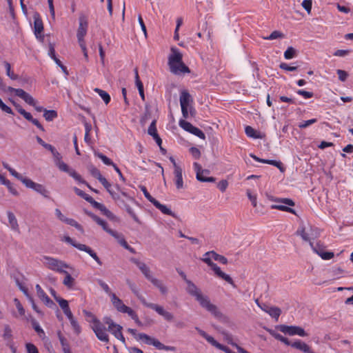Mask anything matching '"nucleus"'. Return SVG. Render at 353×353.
<instances>
[{
  "label": "nucleus",
  "mask_w": 353,
  "mask_h": 353,
  "mask_svg": "<svg viewBox=\"0 0 353 353\" xmlns=\"http://www.w3.org/2000/svg\"><path fill=\"white\" fill-rule=\"evenodd\" d=\"M186 283L188 285L186 288L188 293L194 296L203 308L205 309L216 318L221 317V312L215 305L210 302L208 296L203 294L200 289L191 281L186 280Z\"/></svg>",
  "instance_id": "obj_1"
},
{
  "label": "nucleus",
  "mask_w": 353,
  "mask_h": 353,
  "mask_svg": "<svg viewBox=\"0 0 353 353\" xmlns=\"http://www.w3.org/2000/svg\"><path fill=\"white\" fill-rule=\"evenodd\" d=\"M212 259L219 261L222 264L226 265L228 262L227 258L223 255L217 254L214 251H209L205 252L203 255L201 261L206 263L208 266H210L217 276L225 280L226 282L232 285L234 288L236 287L230 276L221 271V268L216 263H214L212 261Z\"/></svg>",
  "instance_id": "obj_2"
},
{
  "label": "nucleus",
  "mask_w": 353,
  "mask_h": 353,
  "mask_svg": "<svg viewBox=\"0 0 353 353\" xmlns=\"http://www.w3.org/2000/svg\"><path fill=\"white\" fill-rule=\"evenodd\" d=\"M171 54L168 57V65L170 72L174 74L190 73L189 68L183 62V55L176 48H171Z\"/></svg>",
  "instance_id": "obj_3"
},
{
  "label": "nucleus",
  "mask_w": 353,
  "mask_h": 353,
  "mask_svg": "<svg viewBox=\"0 0 353 353\" xmlns=\"http://www.w3.org/2000/svg\"><path fill=\"white\" fill-rule=\"evenodd\" d=\"M106 190L109 192L112 198L119 205L124 204L123 197L132 199V198L124 191L121 190L119 185L112 186L109 182L108 185H103Z\"/></svg>",
  "instance_id": "obj_4"
},
{
  "label": "nucleus",
  "mask_w": 353,
  "mask_h": 353,
  "mask_svg": "<svg viewBox=\"0 0 353 353\" xmlns=\"http://www.w3.org/2000/svg\"><path fill=\"white\" fill-rule=\"evenodd\" d=\"M65 242L70 243L73 247L77 248L81 251L85 252L88 253L99 265H102V262L96 254V252L92 250L90 247L87 246L85 244H81L77 243L72 238L68 236H65L63 239Z\"/></svg>",
  "instance_id": "obj_5"
},
{
  "label": "nucleus",
  "mask_w": 353,
  "mask_h": 353,
  "mask_svg": "<svg viewBox=\"0 0 353 353\" xmlns=\"http://www.w3.org/2000/svg\"><path fill=\"white\" fill-rule=\"evenodd\" d=\"M43 260L44 265L48 269L59 273L63 272L65 269L69 268V265L64 261L50 256H46L43 257Z\"/></svg>",
  "instance_id": "obj_6"
},
{
  "label": "nucleus",
  "mask_w": 353,
  "mask_h": 353,
  "mask_svg": "<svg viewBox=\"0 0 353 353\" xmlns=\"http://www.w3.org/2000/svg\"><path fill=\"white\" fill-rule=\"evenodd\" d=\"M273 201L277 202L278 204L272 205L271 209L279 210L281 211L290 212L294 214H296L295 210L290 208L294 206L295 205L292 199L288 198H276L274 199Z\"/></svg>",
  "instance_id": "obj_7"
},
{
  "label": "nucleus",
  "mask_w": 353,
  "mask_h": 353,
  "mask_svg": "<svg viewBox=\"0 0 353 353\" xmlns=\"http://www.w3.org/2000/svg\"><path fill=\"white\" fill-rule=\"evenodd\" d=\"M56 166L59 169V170L68 173L70 176H72L74 180L78 181L80 183L85 184L89 189L92 191L97 192V190H94L90 187V185L82 179L81 176L79 174L74 170L70 169L69 166L65 163L63 161L59 162L56 164Z\"/></svg>",
  "instance_id": "obj_8"
},
{
  "label": "nucleus",
  "mask_w": 353,
  "mask_h": 353,
  "mask_svg": "<svg viewBox=\"0 0 353 353\" xmlns=\"http://www.w3.org/2000/svg\"><path fill=\"white\" fill-rule=\"evenodd\" d=\"M296 234L299 235L305 241L312 242V240L317 239L320 236L319 230L317 228H310L306 230L303 226L300 227L296 231Z\"/></svg>",
  "instance_id": "obj_9"
},
{
  "label": "nucleus",
  "mask_w": 353,
  "mask_h": 353,
  "mask_svg": "<svg viewBox=\"0 0 353 353\" xmlns=\"http://www.w3.org/2000/svg\"><path fill=\"white\" fill-rule=\"evenodd\" d=\"M91 328L99 340L105 343L109 342L105 326L99 320H94V324L91 325Z\"/></svg>",
  "instance_id": "obj_10"
},
{
  "label": "nucleus",
  "mask_w": 353,
  "mask_h": 353,
  "mask_svg": "<svg viewBox=\"0 0 353 353\" xmlns=\"http://www.w3.org/2000/svg\"><path fill=\"white\" fill-rule=\"evenodd\" d=\"M10 102L14 106L18 112L21 114L26 120L32 123L40 130L43 132L45 130L43 126L40 123V122L37 119H34L30 112H26L19 104L16 103L14 101L10 100Z\"/></svg>",
  "instance_id": "obj_11"
},
{
  "label": "nucleus",
  "mask_w": 353,
  "mask_h": 353,
  "mask_svg": "<svg viewBox=\"0 0 353 353\" xmlns=\"http://www.w3.org/2000/svg\"><path fill=\"white\" fill-rule=\"evenodd\" d=\"M281 332L290 336L298 335L300 336H306L307 334L304 329L299 326L281 325L279 327Z\"/></svg>",
  "instance_id": "obj_12"
},
{
  "label": "nucleus",
  "mask_w": 353,
  "mask_h": 353,
  "mask_svg": "<svg viewBox=\"0 0 353 353\" xmlns=\"http://www.w3.org/2000/svg\"><path fill=\"white\" fill-rule=\"evenodd\" d=\"M7 90L11 93L14 92L17 96L24 100V101L28 105L34 106L36 103L35 99L30 94L25 92L23 89L8 87Z\"/></svg>",
  "instance_id": "obj_13"
},
{
  "label": "nucleus",
  "mask_w": 353,
  "mask_h": 353,
  "mask_svg": "<svg viewBox=\"0 0 353 353\" xmlns=\"http://www.w3.org/2000/svg\"><path fill=\"white\" fill-rule=\"evenodd\" d=\"M192 101L190 94L187 90H183L180 94V105L183 117L187 119L189 116L188 107Z\"/></svg>",
  "instance_id": "obj_14"
},
{
  "label": "nucleus",
  "mask_w": 353,
  "mask_h": 353,
  "mask_svg": "<svg viewBox=\"0 0 353 353\" xmlns=\"http://www.w3.org/2000/svg\"><path fill=\"white\" fill-rule=\"evenodd\" d=\"M194 170L196 173V179L201 182H214L215 178L212 176L210 177H205L202 176V174H208L210 173L209 170H203L201 165L198 163H194L193 164Z\"/></svg>",
  "instance_id": "obj_15"
},
{
  "label": "nucleus",
  "mask_w": 353,
  "mask_h": 353,
  "mask_svg": "<svg viewBox=\"0 0 353 353\" xmlns=\"http://www.w3.org/2000/svg\"><path fill=\"white\" fill-rule=\"evenodd\" d=\"M24 185L28 188L34 190L37 192L41 194L44 197H49V192L45 188V187L39 183H37L31 179L25 180Z\"/></svg>",
  "instance_id": "obj_16"
},
{
  "label": "nucleus",
  "mask_w": 353,
  "mask_h": 353,
  "mask_svg": "<svg viewBox=\"0 0 353 353\" xmlns=\"http://www.w3.org/2000/svg\"><path fill=\"white\" fill-rule=\"evenodd\" d=\"M171 161L174 165V183L177 189H181L183 188V170L178 165L175 161V160L172 158L170 159Z\"/></svg>",
  "instance_id": "obj_17"
},
{
  "label": "nucleus",
  "mask_w": 353,
  "mask_h": 353,
  "mask_svg": "<svg viewBox=\"0 0 353 353\" xmlns=\"http://www.w3.org/2000/svg\"><path fill=\"white\" fill-rule=\"evenodd\" d=\"M130 261L138 267V268L148 281L151 282L152 280L154 279V277H153L151 274L150 268L145 263L140 261L139 259L135 258H132Z\"/></svg>",
  "instance_id": "obj_18"
},
{
  "label": "nucleus",
  "mask_w": 353,
  "mask_h": 353,
  "mask_svg": "<svg viewBox=\"0 0 353 353\" xmlns=\"http://www.w3.org/2000/svg\"><path fill=\"white\" fill-rule=\"evenodd\" d=\"M92 219L100 226L102 227V228L108 234H110L111 236H112L115 239H117V238L119 237V236L121 234L117 231H114L110 228H108V223L105 221L103 220L100 217L96 216V215H92Z\"/></svg>",
  "instance_id": "obj_19"
},
{
  "label": "nucleus",
  "mask_w": 353,
  "mask_h": 353,
  "mask_svg": "<svg viewBox=\"0 0 353 353\" xmlns=\"http://www.w3.org/2000/svg\"><path fill=\"white\" fill-rule=\"evenodd\" d=\"M88 22L87 17L81 15L79 18V27L77 32V37H85L87 34Z\"/></svg>",
  "instance_id": "obj_20"
},
{
  "label": "nucleus",
  "mask_w": 353,
  "mask_h": 353,
  "mask_svg": "<svg viewBox=\"0 0 353 353\" xmlns=\"http://www.w3.org/2000/svg\"><path fill=\"white\" fill-rule=\"evenodd\" d=\"M148 306L149 308L154 310L159 315L162 316L167 321H171L173 320L174 315L171 312L165 310L162 306L159 305H149Z\"/></svg>",
  "instance_id": "obj_21"
},
{
  "label": "nucleus",
  "mask_w": 353,
  "mask_h": 353,
  "mask_svg": "<svg viewBox=\"0 0 353 353\" xmlns=\"http://www.w3.org/2000/svg\"><path fill=\"white\" fill-rule=\"evenodd\" d=\"M43 31V24L41 19L38 17H34V32L35 37L37 39H40L41 40L43 39V36L41 35V33Z\"/></svg>",
  "instance_id": "obj_22"
},
{
  "label": "nucleus",
  "mask_w": 353,
  "mask_h": 353,
  "mask_svg": "<svg viewBox=\"0 0 353 353\" xmlns=\"http://www.w3.org/2000/svg\"><path fill=\"white\" fill-rule=\"evenodd\" d=\"M136 339L137 341H143L147 345H152L154 346L157 349L158 348V345L159 343V341L157 339L152 338L144 333H139L136 336Z\"/></svg>",
  "instance_id": "obj_23"
},
{
  "label": "nucleus",
  "mask_w": 353,
  "mask_h": 353,
  "mask_svg": "<svg viewBox=\"0 0 353 353\" xmlns=\"http://www.w3.org/2000/svg\"><path fill=\"white\" fill-rule=\"evenodd\" d=\"M136 339L137 341H143L147 345H152L154 346L157 349L158 348V345L159 343V341L157 339L152 338L144 333H139L136 336Z\"/></svg>",
  "instance_id": "obj_24"
},
{
  "label": "nucleus",
  "mask_w": 353,
  "mask_h": 353,
  "mask_svg": "<svg viewBox=\"0 0 353 353\" xmlns=\"http://www.w3.org/2000/svg\"><path fill=\"white\" fill-rule=\"evenodd\" d=\"M88 170H89L90 173L91 174V175L93 177L97 179L103 185H108V181H107V179L105 177H103L101 175V174L98 168H97L94 165H90L88 168Z\"/></svg>",
  "instance_id": "obj_25"
},
{
  "label": "nucleus",
  "mask_w": 353,
  "mask_h": 353,
  "mask_svg": "<svg viewBox=\"0 0 353 353\" xmlns=\"http://www.w3.org/2000/svg\"><path fill=\"white\" fill-rule=\"evenodd\" d=\"M111 299V301L114 305V307L119 312H121L123 313L124 312V310L126 309V307H128L127 305H125L123 301L116 296L115 294H112V297L110 298Z\"/></svg>",
  "instance_id": "obj_26"
},
{
  "label": "nucleus",
  "mask_w": 353,
  "mask_h": 353,
  "mask_svg": "<svg viewBox=\"0 0 353 353\" xmlns=\"http://www.w3.org/2000/svg\"><path fill=\"white\" fill-rule=\"evenodd\" d=\"M158 210H159L163 214L170 215L174 218L176 217L175 213H174L166 205L161 204L159 201L156 200L152 203Z\"/></svg>",
  "instance_id": "obj_27"
},
{
  "label": "nucleus",
  "mask_w": 353,
  "mask_h": 353,
  "mask_svg": "<svg viewBox=\"0 0 353 353\" xmlns=\"http://www.w3.org/2000/svg\"><path fill=\"white\" fill-rule=\"evenodd\" d=\"M8 219L10 228L12 230L19 232V227L15 215L12 212H8Z\"/></svg>",
  "instance_id": "obj_28"
},
{
  "label": "nucleus",
  "mask_w": 353,
  "mask_h": 353,
  "mask_svg": "<svg viewBox=\"0 0 353 353\" xmlns=\"http://www.w3.org/2000/svg\"><path fill=\"white\" fill-rule=\"evenodd\" d=\"M122 327L119 325L115 327L110 329L108 331L111 332L117 339L120 340L123 343H125V337L122 334Z\"/></svg>",
  "instance_id": "obj_29"
},
{
  "label": "nucleus",
  "mask_w": 353,
  "mask_h": 353,
  "mask_svg": "<svg viewBox=\"0 0 353 353\" xmlns=\"http://www.w3.org/2000/svg\"><path fill=\"white\" fill-rule=\"evenodd\" d=\"M245 134L250 138L252 139H262V136L261 133L256 130H255L250 125H247L245 128Z\"/></svg>",
  "instance_id": "obj_30"
},
{
  "label": "nucleus",
  "mask_w": 353,
  "mask_h": 353,
  "mask_svg": "<svg viewBox=\"0 0 353 353\" xmlns=\"http://www.w3.org/2000/svg\"><path fill=\"white\" fill-rule=\"evenodd\" d=\"M59 339L62 347L63 353H72L70 347V345L67 339L61 334L58 333Z\"/></svg>",
  "instance_id": "obj_31"
},
{
  "label": "nucleus",
  "mask_w": 353,
  "mask_h": 353,
  "mask_svg": "<svg viewBox=\"0 0 353 353\" xmlns=\"http://www.w3.org/2000/svg\"><path fill=\"white\" fill-rule=\"evenodd\" d=\"M151 283L159 290L162 294L168 293V288L161 281L154 278L152 280Z\"/></svg>",
  "instance_id": "obj_32"
},
{
  "label": "nucleus",
  "mask_w": 353,
  "mask_h": 353,
  "mask_svg": "<svg viewBox=\"0 0 353 353\" xmlns=\"http://www.w3.org/2000/svg\"><path fill=\"white\" fill-rule=\"evenodd\" d=\"M62 273L65 274V278L63 281V285L68 288H72L74 283V279L65 270Z\"/></svg>",
  "instance_id": "obj_33"
},
{
  "label": "nucleus",
  "mask_w": 353,
  "mask_h": 353,
  "mask_svg": "<svg viewBox=\"0 0 353 353\" xmlns=\"http://www.w3.org/2000/svg\"><path fill=\"white\" fill-rule=\"evenodd\" d=\"M37 296L48 307H52L54 305V303L49 298L44 291L40 292V294Z\"/></svg>",
  "instance_id": "obj_34"
},
{
  "label": "nucleus",
  "mask_w": 353,
  "mask_h": 353,
  "mask_svg": "<svg viewBox=\"0 0 353 353\" xmlns=\"http://www.w3.org/2000/svg\"><path fill=\"white\" fill-rule=\"evenodd\" d=\"M267 313L272 318L275 319L276 321H278L281 314V310L278 307L271 306Z\"/></svg>",
  "instance_id": "obj_35"
},
{
  "label": "nucleus",
  "mask_w": 353,
  "mask_h": 353,
  "mask_svg": "<svg viewBox=\"0 0 353 353\" xmlns=\"http://www.w3.org/2000/svg\"><path fill=\"white\" fill-rule=\"evenodd\" d=\"M58 117L57 112L54 110H44L43 117L47 121H52Z\"/></svg>",
  "instance_id": "obj_36"
},
{
  "label": "nucleus",
  "mask_w": 353,
  "mask_h": 353,
  "mask_svg": "<svg viewBox=\"0 0 353 353\" xmlns=\"http://www.w3.org/2000/svg\"><path fill=\"white\" fill-rule=\"evenodd\" d=\"M94 90L101 97L105 104H108L110 103L111 98L107 92L99 88H95Z\"/></svg>",
  "instance_id": "obj_37"
},
{
  "label": "nucleus",
  "mask_w": 353,
  "mask_h": 353,
  "mask_svg": "<svg viewBox=\"0 0 353 353\" xmlns=\"http://www.w3.org/2000/svg\"><path fill=\"white\" fill-rule=\"evenodd\" d=\"M310 247L312 249L313 252L318 255L319 253H321L325 250V246L320 241H318L316 243L310 242Z\"/></svg>",
  "instance_id": "obj_38"
},
{
  "label": "nucleus",
  "mask_w": 353,
  "mask_h": 353,
  "mask_svg": "<svg viewBox=\"0 0 353 353\" xmlns=\"http://www.w3.org/2000/svg\"><path fill=\"white\" fill-rule=\"evenodd\" d=\"M117 240L122 247L130 251L131 253L134 254L136 252L135 250L128 244L122 234L119 236V238H117Z\"/></svg>",
  "instance_id": "obj_39"
},
{
  "label": "nucleus",
  "mask_w": 353,
  "mask_h": 353,
  "mask_svg": "<svg viewBox=\"0 0 353 353\" xmlns=\"http://www.w3.org/2000/svg\"><path fill=\"white\" fill-rule=\"evenodd\" d=\"M64 223H65L71 226L74 227L76 229H77L81 233H83V232H84L83 227L73 219L66 218Z\"/></svg>",
  "instance_id": "obj_40"
},
{
  "label": "nucleus",
  "mask_w": 353,
  "mask_h": 353,
  "mask_svg": "<svg viewBox=\"0 0 353 353\" xmlns=\"http://www.w3.org/2000/svg\"><path fill=\"white\" fill-rule=\"evenodd\" d=\"M12 329L10 328V327L8 325H6L4 326V330H3V338L4 340H6V341H12Z\"/></svg>",
  "instance_id": "obj_41"
},
{
  "label": "nucleus",
  "mask_w": 353,
  "mask_h": 353,
  "mask_svg": "<svg viewBox=\"0 0 353 353\" xmlns=\"http://www.w3.org/2000/svg\"><path fill=\"white\" fill-rule=\"evenodd\" d=\"M70 321V325L74 330V332L77 334V335H79L81 332V326L79 325V323L77 322V321L74 318H72V319L69 320Z\"/></svg>",
  "instance_id": "obj_42"
},
{
  "label": "nucleus",
  "mask_w": 353,
  "mask_h": 353,
  "mask_svg": "<svg viewBox=\"0 0 353 353\" xmlns=\"http://www.w3.org/2000/svg\"><path fill=\"white\" fill-rule=\"evenodd\" d=\"M285 35L278 30L273 31L269 36L264 37L266 40H274L279 38H284Z\"/></svg>",
  "instance_id": "obj_43"
},
{
  "label": "nucleus",
  "mask_w": 353,
  "mask_h": 353,
  "mask_svg": "<svg viewBox=\"0 0 353 353\" xmlns=\"http://www.w3.org/2000/svg\"><path fill=\"white\" fill-rule=\"evenodd\" d=\"M74 190L75 192V193L82 197L83 199H84L85 201H87L88 202H91V200H92V197L90 195H88V194L85 193L83 191H82L81 190L77 188H74Z\"/></svg>",
  "instance_id": "obj_44"
},
{
  "label": "nucleus",
  "mask_w": 353,
  "mask_h": 353,
  "mask_svg": "<svg viewBox=\"0 0 353 353\" xmlns=\"http://www.w3.org/2000/svg\"><path fill=\"white\" fill-rule=\"evenodd\" d=\"M4 65H5L6 70V74L11 79L16 80L18 78V76L17 74H14V72H11V65H10V64L8 62L5 61L4 62Z\"/></svg>",
  "instance_id": "obj_45"
},
{
  "label": "nucleus",
  "mask_w": 353,
  "mask_h": 353,
  "mask_svg": "<svg viewBox=\"0 0 353 353\" xmlns=\"http://www.w3.org/2000/svg\"><path fill=\"white\" fill-rule=\"evenodd\" d=\"M179 125L183 130H185V131L189 132H191L192 129L194 127V125H192L190 122L186 121L185 120H180Z\"/></svg>",
  "instance_id": "obj_46"
},
{
  "label": "nucleus",
  "mask_w": 353,
  "mask_h": 353,
  "mask_svg": "<svg viewBox=\"0 0 353 353\" xmlns=\"http://www.w3.org/2000/svg\"><path fill=\"white\" fill-rule=\"evenodd\" d=\"M319 256L323 260H330L334 256L333 252L323 250L322 252L319 253Z\"/></svg>",
  "instance_id": "obj_47"
},
{
  "label": "nucleus",
  "mask_w": 353,
  "mask_h": 353,
  "mask_svg": "<svg viewBox=\"0 0 353 353\" xmlns=\"http://www.w3.org/2000/svg\"><path fill=\"white\" fill-rule=\"evenodd\" d=\"M134 77H135V83H136V85L138 88V90L139 91H142V90H143V85L141 82V81L139 79V72H138V69L137 68H135L134 69Z\"/></svg>",
  "instance_id": "obj_48"
},
{
  "label": "nucleus",
  "mask_w": 353,
  "mask_h": 353,
  "mask_svg": "<svg viewBox=\"0 0 353 353\" xmlns=\"http://www.w3.org/2000/svg\"><path fill=\"white\" fill-rule=\"evenodd\" d=\"M296 51L294 48L289 47L284 52V58L285 59H291L295 56Z\"/></svg>",
  "instance_id": "obj_49"
},
{
  "label": "nucleus",
  "mask_w": 353,
  "mask_h": 353,
  "mask_svg": "<svg viewBox=\"0 0 353 353\" xmlns=\"http://www.w3.org/2000/svg\"><path fill=\"white\" fill-rule=\"evenodd\" d=\"M9 172L11 175H12L13 176H14L16 179H19V181H21L23 184H24V181L25 180H28L29 179L28 178H26V177H23L21 176V174H19V172H17L14 169L12 168V169H9Z\"/></svg>",
  "instance_id": "obj_50"
},
{
  "label": "nucleus",
  "mask_w": 353,
  "mask_h": 353,
  "mask_svg": "<svg viewBox=\"0 0 353 353\" xmlns=\"http://www.w3.org/2000/svg\"><path fill=\"white\" fill-rule=\"evenodd\" d=\"M190 133L202 139H204L205 138L204 132L195 126L193 127Z\"/></svg>",
  "instance_id": "obj_51"
},
{
  "label": "nucleus",
  "mask_w": 353,
  "mask_h": 353,
  "mask_svg": "<svg viewBox=\"0 0 353 353\" xmlns=\"http://www.w3.org/2000/svg\"><path fill=\"white\" fill-rule=\"evenodd\" d=\"M14 303L15 304V306L19 312V314L20 316H23L25 315V309L23 308L22 304L21 303L20 301L17 299V298H14Z\"/></svg>",
  "instance_id": "obj_52"
},
{
  "label": "nucleus",
  "mask_w": 353,
  "mask_h": 353,
  "mask_svg": "<svg viewBox=\"0 0 353 353\" xmlns=\"http://www.w3.org/2000/svg\"><path fill=\"white\" fill-rule=\"evenodd\" d=\"M316 122H317V119H310V120L303 121V122H301V123H300L299 124V128H301V129L306 128L308 126H310V125H312V124H314V123H315Z\"/></svg>",
  "instance_id": "obj_53"
},
{
  "label": "nucleus",
  "mask_w": 353,
  "mask_h": 353,
  "mask_svg": "<svg viewBox=\"0 0 353 353\" xmlns=\"http://www.w3.org/2000/svg\"><path fill=\"white\" fill-rule=\"evenodd\" d=\"M148 133L152 137H154L158 134L155 120L152 121V122L150 123L148 130Z\"/></svg>",
  "instance_id": "obj_54"
},
{
  "label": "nucleus",
  "mask_w": 353,
  "mask_h": 353,
  "mask_svg": "<svg viewBox=\"0 0 353 353\" xmlns=\"http://www.w3.org/2000/svg\"><path fill=\"white\" fill-rule=\"evenodd\" d=\"M266 164L274 165L278 168L281 172L284 171L283 163L279 161L268 159V161H266Z\"/></svg>",
  "instance_id": "obj_55"
},
{
  "label": "nucleus",
  "mask_w": 353,
  "mask_h": 353,
  "mask_svg": "<svg viewBox=\"0 0 353 353\" xmlns=\"http://www.w3.org/2000/svg\"><path fill=\"white\" fill-rule=\"evenodd\" d=\"M99 284L101 287V288L104 290V292L106 294H108L111 298L112 294L114 293L111 292V290H110V287L108 286V285L101 280L99 281Z\"/></svg>",
  "instance_id": "obj_56"
},
{
  "label": "nucleus",
  "mask_w": 353,
  "mask_h": 353,
  "mask_svg": "<svg viewBox=\"0 0 353 353\" xmlns=\"http://www.w3.org/2000/svg\"><path fill=\"white\" fill-rule=\"evenodd\" d=\"M141 190L143 193L145 197L152 203L154 202L157 199H154L153 196H151V194L148 192L147 190V188L145 186L141 187Z\"/></svg>",
  "instance_id": "obj_57"
},
{
  "label": "nucleus",
  "mask_w": 353,
  "mask_h": 353,
  "mask_svg": "<svg viewBox=\"0 0 353 353\" xmlns=\"http://www.w3.org/2000/svg\"><path fill=\"white\" fill-rule=\"evenodd\" d=\"M296 93L302 96L304 99H310L314 96V93L312 92L305 91L304 90H298Z\"/></svg>",
  "instance_id": "obj_58"
},
{
  "label": "nucleus",
  "mask_w": 353,
  "mask_h": 353,
  "mask_svg": "<svg viewBox=\"0 0 353 353\" xmlns=\"http://www.w3.org/2000/svg\"><path fill=\"white\" fill-rule=\"evenodd\" d=\"M97 157L103 161V163L105 165H112L114 163L110 159H109L105 155H104V154H103L101 153L97 154Z\"/></svg>",
  "instance_id": "obj_59"
},
{
  "label": "nucleus",
  "mask_w": 353,
  "mask_h": 353,
  "mask_svg": "<svg viewBox=\"0 0 353 353\" xmlns=\"http://www.w3.org/2000/svg\"><path fill=\"white\" fill-rule=\"evenodd\" d=\"M83 314L88 318V321L91 325L94 324V320H99L92 312L87 310H83Z\"/></svg>",
  "instance_id": "obj_60"
},
{
  "label": "nucleus",
  "mask_w": 353,
  "mask_h": 353,
  "mask_svg": "<svg viewBox=\"0 0 353 353\" xmlns=\"http://www.w3.org/2000/svg\"><path fill=\"white\" fill-rule=\"evenodd\" d=\"M57 302L59 303L63 311L70 307L68 301L61 297L57 299Z\"/></svg>",
  "instance_id": "obj_61"
},
{
  "label": "nucleus",
  "mask_w": 353,
  "mask_h": 353,
  "mask_svg": "<svg viewBox=\"0 0 353 353\" xmlns=\"http://www.w3.org/2000/svg\"><path fill=\"white\" fill-rule=\"evenodd\" d=\"M26 348L28 353H39L37 347L32 343H26Z\"/></svg>",
  "instance_id": "obj_62"
},
{
  "label": "nucleus",
  "mask_w": 353,
  "mask_h": 353,
  "mask_svg": "<svg viewBox=\"0 0 353 353\" xmlns=\"http://www.w3.org/2000/svg\"><path fill=\"white\" fill-rule=\"evenodd\" d=\"M228 186V181L227 180H221L217 184V188L222 192H224Z\"/></svg>",
  "instance_id": "obj_63"
},
{
  "label": "nucleus",
  "mask_w": 353,
  "mask_h": 353,
  "mask_svg": "<svg viewBox=\"0 0 353 353\" xmlns=\"http://www.w3.org/2000/svg\"><path fill=\"white\" fill-rule=\"evenodd\" d=\"M336 73L338 74L339 79L340 81H346V79L348 77V74L346 71L343 70H337Z\"/></svg>",
  "instance_id": "obj_64"
}]
</instances>
